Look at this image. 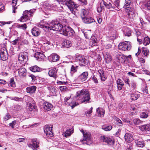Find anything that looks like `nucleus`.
Returning a JSON list of instances; mask_svg holds the SVG:
<instances>
[{"mask_svg":"<svg viewBox=\"0 0 150 150\" xmlns=\"http://www.w3.org/2000/svg\"><path fill=\"white\" fill-rule=\"evenodd\" d=\"M76 96L77 97L79 96L78 98L77 102L74 101L67 102V105L73 108L75 106L78 105L79 104L85 102V103H89L91 99L90 95L88 91L87 90L83 89L81 91H78L76 93Z\"/></svg>","mask_w":150,"mask_h":150,"instance_id":"f257e3e1","label":"nucleus"},{"mask_svg":"<svg viewBox=\"0 0 150 150\" xmlns=\"http://www.w3.org/2000/svg\"><path fill=\"white\" fill-rule=\"evenodd\" d=\"M63 27V26L58 21H52L46 25L44 26L43 28L47 29V30H53L61 32Z\"/></svg>","mask_w":150,"mask_h":150,"instance_id":"f03ea898","label":"nucleus"},{"mask_svg":"<svg viewBox=\"0 0 150 150\" xmlns=\"http://www.w3.org/2000/svg\"><path fill=\"white\" fill-rule=\"evenodd\" d=\"M62 3L63 5H66L71 13L74 15H76V13H78V9L77 8L78 5L75 4L72 0H64L62 1Z\"/></svg>","mask_w":150,"mask_h":150,"instance_id":"7ed1b4c3","label":"nucleus"},{"mask_svg":"<svg viewBox=\"0 0 150 150\" xmlns=\"http://www.w3.org/2000/svg\"><path fill=\"white\" fill-rule=\"evenodd\" d=\"M61 33L65 36L68 37L74 35L75 32L70 27L65 25L63 27L61 31Z\"/></svg>","mask_w":150,"mask_h":150,"instance_id":"20e7f679","label":"nucleus"},{"mask_svg":"<svg viewBox=\"0 0 150 150\" xmlns=\"http://www.w3.org/2000/svg\"><path fill=\"white\" fill-rule=\"evenodd\" d=\"M14 69L18 71L19 76L21 77H24L26 75V70L23 67H21L19 64L16 63L13 64Z\"/></svg>","mask_w":150,"mask_h":150,"instance_id":"39448f33","label":"nucleus"},{"mask_svg":"<svg viewBox=\"0 0 150 150\" xmlns=\"http://www.w3.org/2000/svg\"><path fill=\"white\" fill-rule=\"evenodd\" d=\"M75 60L81 66H85L88 63V61L81 54H77L75 56Z\"/></svg>","mask_w":150,"mask_h":150,"instance_id":"423d86ee","label":"nucleus"},{"mask_svg":"<svg viewBox=\"0 0 150 150\" xmlns=\"http://www.w3.org/2000/svg\"><path fill=\"white\" fill-rule=\"evenodd\" d=\"M82 133L83 136V139L82 140H81V141H83V144H86L90 145L92 142L91 139V134L89 132H84L82 130Z\"/></svg>","mask_w":150,"mask_h":150,"instance_id":"0eeeda50","label":"nucleus"},{"mask_svg":"<svg viewBox=\"0 0 150 150\" xmlns=\"http://www.w3.org/2000/svg\"><path fill=\"white\" fill-rule=\"evenodd\" d=\"M118 49L122 50H128L130 49L131 45L129 42L125 41L120 42L118 46Z\"/></svg>","mask_w":150,"mask_h":150,"instance_id":"6e6552de","label":"nucleus"},{"mask_svg":"<svg viewBox=\"0 0 150 150\" xmlns=\"http://www.w3.org/2000/svg\"><path fill=\"white\" fill-rule=\"evenodd\" d=\"M28 54L26 52H20L18 55V59L21 63H26L28 60Z\"/></svg>","mask_w":150,"mask_h":150,"instance_id":"1a4fd4ad","label":"nucleus"},{"mask_svg":"<svg viewBox=\"0 0 150 150\" xmlns=\"http://www.w3.org/2000/svg\"><path fill=\"white\" fill-rule=\"evenodd\" d=\"M39 141L36 139H35L32 140L31 143L28 144V146L33 150H37L39 147Z\"/></svg>","mask_w":150,"mask_h":150,"instance_id":"9d476101","label":"nucleus"},{"mask_svg":"<svg viewBox=\"0 0 150 150\" xmlns=\"http://www.w3.org/2000/svg\"><path fill=\"white\" fill-rule=\"evenodd\" d=\"M101 139L103 142H105L109 145H113L114 143V139L112 137L103 136L101 137Z\"/></svg>","mask_w":150,"mask_h":150,"instance_id":"9b49d317","label":"nucleus"},{"mask_svg":"<svg viewBox=\"0 0 150 150\" xmlns=\"http://www.w3.org/2000/svg\"><path fill=\"white\" fill-rule=\"evenodd\" d=\"M0 57L1 59L3 61L6 60L8 57V52L5 47H3L0 50Z\"/></svg>","mask_w":150,"mask_h":150,"instance_id":"f8f14e48","label":"nucleus"},{"mask_svg":"<svg viewBox=\"0 0 150 150\" xmlns=\"http://www.w3.org/2000/svg\"><path fill=\"white\" fill-rule=\"evenodd\" d=\"M52 126L48 125H46L44 128V131L47 136L52 137L53 136L52 132Z\"/></svg>","mask_w":150,"mask_h":150,"instance_id":"ddd939ff","label":"nucleus"},{"mask_svg":"<svg viewBox=\"0 0 150 150\" xmlns=\"http://www.w3.org/2000/svg\"><path fill=\"white\" fill-rule=\"evenodd\" d=\"M139 129L143 132L147 133L150 131V125L146 124L139 126Z\"/></svg>","mask_w":150,"mask_h":150,"instance_id":"4468645a","label":"nucleus"},{"mask_svg":"<svg viewBox=\"0 0 150 150\" xmlns=\"http://www.w3.org/2000/svg\"><path fill=\"white\" fill-rule=\"evenodd\" d=\"M27 11H24L23 12V16L20 18L19 20L21 22H24L30 20V17L27 14Z\"/></svg>","mask_w":150,"mask_h":150,"instance_id":"2eb2a0df","label":"nucleus"},{"mask_svg":"<svg viewBox=\"0 0 150 150\" xmlns=\"http://www.w3.org/2000/svg\"><path fill=\"white\" fill-rule=\"evenodd\" d=\"M88 75V72H84L79 76L78 79L81 81H84L87 79Z\"/></svg>","mask_w":150,"mask_h":150,"instance_id":"dca6fc26","label":"nucleus"},{"mask_svg":"<svg viewBox=\"0 0 150 150\" xmlns=\"http://www.w3.org/2000/svg\"><path fill=\"white\" fill-rule=\"evenodd\" d=\"M60 57L56 53L51 54L48 57L49 59L53 62H56L58 61Z\"/></svg>","mask_w":150,"mask_h":150,"instance_id":"f3484780","label":"nucleus"},{"mask_svg":"<svg viewBox=\"0 0 150 150\" xmlns=\"http://www.w3.org/2000/svg\"><path fill=\"white\" fill-rule=\"evenodd\" d=\"M81 18L84 23L86 24L90 23L95 21L94 19L90 17L83 16H81Z\"/></svg>","mask_w":150,"mask_h":150,"instance_id":"a211bd4d","label":"nucleus"},{"mask_svg":"<svg viewBox=\"0 0 150 150\" xmlns=\"http://www.w3.org/2000/svg\"><path fill=\"white\" fill-rule=\"evenodd\" d=\"M58 69L56 68H54L50 70L48 72V74L50 76L54 78H56L57 77V71Z\"/></svg>","mask_w":150,"mask_h":150,"instance_id":"6ab92c4d","label":"nucleus"},{"mask_svg":"<svg viewBox=\"0 0 150 150\" xmlns=\"http://www.w3.org/2000/svg\"><path fill=\"white\" fill-rule=\"evenodd\" d=\"M124 137L125 141L128 142H130L134 139L133 135L130 133H126Z\"/></svg>","mask_w":150,"mask_h":150,"instance_id":"aec40b11","label":"nucleus"},{"mask_svg":"<svg viewBox=\"0 0 150 150\" xmlns=\"http://www.w3.org/2000/svg\"><path fill=\"white\" fill-rule=\"evenodd\" d=\"M34 57L37 60L41 61L44 59L45 56L41 53L37 52L34 55Z\"/></svg>","mask_w":150,"mask_h":150,"instance_id":"412c9836","label":"nucleus"},{"mask_svg":"<svg viewBox=\"0 0 150 150\" xmlns=\"http://www.w3.org/2000/svg\"><path fill=\"white\" fill-rule=\"evenodd\" d=\"M104 59L106 63H109L112 60L111 55L108 52L105 53L104 55Z\"/></svg>","mask_w":150,"mask_h":150,"instance_id":"4be33fe9","label":"nucleus"},{"mask_svg":"<svg viewBox=\"0 0 150 150\" xmlns=\"http://www.w3.org/2000/svg\"><path fill=\"white\" fill-rule=\"evenodd\" d=\"M43 108L44 110L50 111L52 108V105L49 103L46 102L44 103Z\"/></svg>","mask_w":150,"mask_h":150,"instance_id":"5701e85b","label":"nucleus"},{"mask_svg":"<svg viewBox=\"0 0 150 150\" xmlns=\"http://www.w3.org/2000/svg\"><path fill=\"white\" fill-rule=\"evenodd\" d=\"M128 6L125 8V11L127 13V15L128 17H130V15H133L134 12V8H133Z\"/></svg>","mask_w":150,"mask_h":150,"instance_id":"b1692460","label":"nucleus"},{"mask_svg":"<svg viewBox=\"0 0 150 150\" xmlns=\"http://www.w3.org/2000/svg\"><path fill=\"white\" fill-rule=\"evenodd\" d=\"M96 112L99 116L100 117L104 116L105 110L99 107L97 109Z\"/></svg>","mask_w":150,"mask_h":150,"instance_id":"393cba45","label":"nucleus"},{"mask_svg":"<svg viewBox=\"0 0 150 150\" xmlns=\"http://www.w3.org/2000/svg\"><path fill=\"white\" fill-rule=\"evenodd\" d=\"M28 108L27 109V111L28 113H30V112L33 110L34 109H35V104L34 103L28 102Z\"/></svg>","mask_w":150,"mask_h":150,"instance_id":"a878e982","label":"nucleus"},{"mask_svg":"<svg viewBox=\"0 0 150 150\" xmlns=\"http://www.w3.org/2000/svg\"><path fill=\"white\" fill-rule=\"evenodd\" d=\"M36 87L35 86H32L27 88L26 90L27 92L30 93H34L35 92Z\"/></svg>","mask_w":150,"mask_h":150,"instance_id":"bb28decb","label":"nucleus"},{"mask_svg":"<svg viewBox=\"0 0 150 150\" xmlns=\"http://www.w3.org/2000/svg\"><path fill=\"white\" fill-rule=\"evenodd\" d=\"M98 72L99 74L101 80L103 81H105L106 80V78L105 76L103 70L99 69L98 71Z\"/></svg>","mask_w":150,"mask_h":150,"instance_id":"cd10ccee","label":"nucleus"},{"mask_svg":"<svg viewBox=\"0 0 150 150\" xmlns=\"http://www.w3.org/2000/svg\"><path fill=\"white\" fill-rule=\"evenodd\" d=\"M31 32L33 35L35 36H38L40 34V30L37 28H33Z\"/></svg>","mask_w":150,"mask_h":150,"instance_id":"c85d7f7f","label":"nucleus"},{"mask_svg":"<svg viewBox=\"0 0 150 150\" xmlns=\"http://www.w3.org/2000/svg\"><path fill=\"white\" fill-rule=\"evenodd\" d=\"M71 42L68 40H64L62 42V46L66 47H69L71 45Z\"/></svg>","mask_w":150,"mask_h":150,"instance_id":"c756f323","label":"nucleus"},{"mask_svg":"<svg viewBox=\"0 0 150 150\" xmlns=\"http://www.w3.org/2000/svg\"><path fill=\"white\" fill-rule=\"evenodd\" d=\"M29 69L33 72H39L40 71V68L36 65L30 67Z\"/></svg>","mask_w":150,"mask_h":150,"instance_id":"7c9ffc66","label":"nucleus"},{"mask_svg":"<svg viewBox=\"0 0 150 150\" xmlns=\"http://www.w3.org/2000/svg\"><path fill=\"white\" fill-rule=\"evenodd\" d=\"M135 142L136 145L138 147H142L144 146V144L142 141L136 140Z\"/></svg>","mask_w":150,"mask_h":150,"instance_id":"2f4dec72","label":"nucleus"},{"mask_svg":"<svg viewBox=\"0 0 150 150\" xmlns=\"http://www.w3.org/2000/svg\"><path fill=\"white\" fill-rule=\"evenodd\" d=\"M103 4L106 8L108 9H110L111 8L115 9V6H112L110 2L107 3L104 1Z\"/></svg>","mask_w":150,"mask_h":150,"instance_id":"473e14b6","label":"nucleus"},{"mask_svg":"<svg viewBox=\"0 0 150 150\" xmlns=\"http://www.w3.org/2000/svg\"><path fill=\"white\" fill-rule=\"evenodd\" d=\"M150 43V39L147 36L144 37L143 43L145 45H149Z\"/></svg>","mask_w":150,"mask_h":150,"instance_id":"72a5a7b5","label":"nucleus"},{"mask_svg":"<svg viewBox=\"0 0 150 150\" xmlns=\"http://www.w3.org/2000/svg\"><path fill=\"white\" fill-rule=\"evenodd\" d=\"M113 119L116 122V123L119 126H122V121L119 118L115 116L113 118Z\"/></svg>","mask_w":150,"mask_h":150,"instance_id":"f704fd0d","label":"nucleus"},{"mask_svg":"<svg viewBox=\"0 0 150 150\" xmlns=\"http://www.w3.org/2000/svg\"><path fill=\"white\" fill-rule=\"evenodd\" d=\"M44 7L47 10H50L53 8L52 6L47 2H45L44 4Z\"/></svg>","mask_w":150,"mask_h":150,"instance_id":"c9c22d12","label":"nucleus"},{"mask_svg":"<svg viewBox=\"0 0 150 150\" xmlns=\"http://www.w3.org/2000/svg\"><path fill=\"white\" fill-rule=\"evenodd\" d=\"M133 122L135 125H139L142 123L143 121L138 118H135L133 120Z\"/></svg>","mask_w":150,"mask_h":150,"instance_id":"e433bc0d","label":"nucleus"},{"mask_svg":"<svg viewBox=\"0 0 150 150\" xmlns=\"http://www.w3.org/2000/svg\"><path fill=\"white\" fill-rule=\"evenodd\" d=\"M78 66H74L72 65L71 68L70 73L71 74L73 75L75 72H76Z\"/></svg>","mask_w":150,"mask_h":150,"instance_id":"4c0bfd02","label":"nucleus"},{"mask_svg":"<svg viewBox=\"0 0 150 150\" xmlns=\"http://www.w3.org/2000/svg\"><path fill=\"white\" fill-rule=\"evenodd\" d=\"M16 27L18 28L21 29L23 30H25L27 28L26 24L25 23L21 25L17 24Z\"/></svg>","mask_w":150,"mask_h":150,"instance_id":"58836bf2","label":"nucleus"},{"mask_svg":"<svg viewBox=\"0 0 150 150\" xmlns=\"http://www.w3.org/2000/svg\"><path fill=\"white\" fill-rule=\"evenodd\" d=\"M89 12L87 10L84 9H83L81 10V16H86L88 15Z\"/></svg>","mask_w":150,"mask_h":150,"instance_id":"ea45409f","label":"nucleus"},{"mask_svg":"<svg viewBox=\"0 0 150 150\" xmlns=\"http://www.w3.org/2000/svg\"><path fill=\"white\" fill-rule=\"evenodd\" d=\"M9 86H10L11 87L13 88H14L16 87V83L14 81L13 78H11V79L9 81Z\"/></svg>","mask_w":150,"mask_h":150,"instance_id":"a19ab883","label":"nucleus"},{"mask_svg":"<svg viewBox=\"0 0 150 150\" xmlns=\"http://www.w3.org/2000/svg\"><path fill=\"white\" fill-rule=\"evenodd\" d=\"M120 57L121 58H124V59H125V60L127 61H128L129 59H131V55H129V56L123 55L122 57L121 55H120V56H119V57H117L118 59V60H120V59L119 58Z\"/></svg>","mask_w":150,"mask_h":150,"instance_id":"79ce46f5","label":"nucleus"},{"mask_svg":"<svg viewBox=\"0 0 150 150\" xmlns=\"http://www.w3.org/2000/svg\"><path fill=\"white\" fill-rule=\"evenodd\" d=\"M96 38L95 37L92 38L91 40L90 43L92 44L91 46L93 47L97 45Z\"/></svg>","mask_w":150,"mask_h":150,"instance_id":"37998d69","label":"nucleus"},{"mask_svg":"<svg viewBox=\"0 0 150 150\" xmlns=\"http://www.w3.org/2000/svg\"><path fill=\"white\" fill-rule=\"evenodd\" d=\"M72 133L71 129H67L64 133V136L66 137H68L70 136Z\"/></svg>","mask_w":150,"mask_h":150,"instance_id":"c03bdc74","label":"nucleus"},{"mask_svg":"<svg viewBox=\"0 0 150 150\" xmlns=\"http://www.w3.org/2000/svg\"><path fill=\"white\" fill-rule=\"evenodd\" d=\"M112 128V126L111 125L108 126H103L102 129L106 131H108L111 130Z\"/></svg>","mask_w":150,"mask_h":150,"instance_id":"a18cd8bd","label":"nucleus"},{"mask_svg":"<svg viewBox=\"0 0 150 150\" xmlns=\"http://www.w3.org/2000/svg\"><path fill=\"white\" fill-rule=\"evenodd\" d=\"M139 96L137 94H132L131 95V99L132 100H136L139 98Z\"/></svg>","mask_w":150,"mask_h":150,"instance_id":"49530a36","label":"nucleus"},{"mask_svg":"<svg viewBox=\"0 0 150 150\" xmlns=\"http://www.w3.org/2000/svg\"><path fill=\"white\" fill-rule=\"evenodd\" d=\"M11 117V116L8 113H7L3 118L4 120L6 121Z\"/></svg>","mask_w":150,"mask_h":150,"instance_id":"de8ad7c7","label":"nucleus"},{"mask_svg":"<svg viewBox=\"0 0 150 150\" xmlns=\"http://www.w3.org/2000/svg\"><path fill=\"white\" fill-rule=\"evenodd\" d=\"M125 4L124 6V7L125 8L126 7H127L128 6H130L131 2L130 0H125Z\"/></svg>","mask_w":150,"mask_h":150,"instance_id":"09e8293b","label":"nucleus"},{"mask_svg":"<svg viewBox=\"0 0 150 150\" xmlns=\"http://www.w3.org/2000/svg\"><path fill=\"white\" fill-rule=\"evenodd\" d=\"M144 6L145 8L150 10V0L147 1L146 3L145 4Z\"/></svg>","mask_w":150,"mask_h":150,"instance_id":"8fccbe9b","label":"nucleus"},{"mask_svg":"<svg viewBox=\"0 0 150 150\" xmlns=\"http://www.w3.org/2000/svg\"><path fill=\"white\" fill-rule=\"evenodd\" d=\"M143 54L145 56H147L148 54L149 51L146 49L143 48L142 50Z\"/></svg>","mask_w":150,"mask_h":150,"instance_id":"3c124183","label":"nucleus"},{"mask_svg":"<svg viewBox=\"0 0 150 150\" xmlns=\"http://www.w3.org/2000/svg\"><path fill=\"white\" fill-rule=\"evenodd\" d=\"M140 116L142 118H146L148 117V115L146 112H143L140 114Z\"/></svg>","mask_w":150,"mask_h":150,"instance_id":"603ef678","label":"nucleus"},{"mask_svg":"<svg viewBox=\"0 0 150 150\" xmlns=\"http://www.w3.org/2000/svg\"><path fill=\"white\" fill-rule=\"evenodd\" d=\"M114 4L118 9H120V0H115L114 1Z\"/></svg>","mask_w":150,"mask_h":150,"instance_id":"864d4df0","label":"nucleus"},{"mask_svg":"<svg viewBox=\"0 0 150 150\" xmlns=\"http://www.w3.org/2000/svg\"><path fill=\"white\" fill-rule=\"evenodd\" d=\"M48 89L52 92L54 93L56 92V89L55 88L52 86H50L48 87Z\"/></svg>","mask_w":150,"mask_h":150,"instance_id":"5fc2aeb1","label":"nucleus"},{"mask_svg":"<svg viewBox=\"0 0 150 150\" xmlns=\"http://www.w3.org/2000/svg\"><path fill=\"white\" fill-rule=\"evenodd\" d=\"M16 122V120H14L11 123H10L9 124V125L12 128H13L15 125Z\"/></svg>","mask_w":150,"mask_h":150,"instance_id":"6e6d98bb","label":"nucleus"},{"mask_svg":"<svg viewBox=\"0 0 150 150\" xmlns=\"http://www.w3.org/2000/svg\"><path fill=\"white\" fill-rule=\"evenodd\" d=\"M131 31L129 29H128L126 32V33L125 34V36H127L128 37L130 36L131 35Z\"/></svg>","mask_w":150,"mask_h":150,"instance_id":"4d7b16f0","label":"nucleus"},{"mask_svg":"<svg viewBox=\"0 0 150 150\" xmlns=\"http://www.w3.org/2000/svg\"><path fill=\"white\" fill-rule=\"evenodd\" d=\"M92 80L93 81V82L96 83V84H97V83H98V80L97 78L94 75L93 76Z\"/></svg>","mask_w":150,"mask_h":150,"instance_id":"13d9d810","label":"nucleus"},{"mask_svg":"<svg viewBox=\"0 0 150 150\" xmlns=\"http://www.w3.org/2000/svg\"><path fill=\"white\" fill-rule=\"evenodd\" d=\"M117 84L124 85V83L123 81L120 79H117Z\"/></svg>","mask_w":150,"mask_h":150,"instance_id":"bf43d9fd","label":"nucleus"},{"mask_svg":"<svg viewBox=\"0 0 150 150\" xmlns=\"http://www.w3.org/2000/svg\"><path fill=\"white\" fill-rule=\"evenodd\" d=\"M131 86L132 88L135 89L136 88V83L134 81L132 82Z\"/></svg>","mask_w":150,"mask_h":150,"instance_id":"052dcab7","label":"nucleus"},{"mask_svg":"<svg viewBox=\"0 0 150 150\" xmlns=\"http://www.w3.org/2000/svg\"><path fill=\"white\" fill-rule=\"evenodd\" d=\"M92 109L93 108L91 107L90 110L85 112V115H87V114L88 115H89L90 114H91L92 112Z\"/></svg>","mask_w":150,"mask_h":150,"instance_id":"680f3d73","label":"nucleus"},{"mask_svg":"<svg viewBox=\"0 0 150 150\" xmlns=\"http://www.w3.org/2000/svg\"><path fill=\"white\" fill-rule=\"evenodd\" d=\"M64 100L65 101V103L67 105V102H69L70 101H71L70 100V97H65L64 99Z\"/></svg>","mask_w":150,"mask_h":150,"instance_id":"e2e57ef3","label":"nucleus"},{"mask_svg":"<svg viewBox=\"0 0 150 150\" xmlns=\"http://www.w3.org/2000/svg\"><path fill=\"white\" fill-rule=\"evenodd\" d=\"M143 91L144 93H145L146 94L148 93V91L147 89V87L146 86L143 89Z\"/></svg>","mask_w":150,"mask_h":150,"instance_id":"0e129e2a","label":"nucleus"},{"mask_svg":"<svg viewBox=\"0 0 150 150\" xmlns=\"http://www.w3.org/2000/svg\"><path fill=\"white\" fill-rule=\"evenodd\" d=\"M17 1L18 0H13L12 3V5L13 7H14L16 6L17 3Z\"/></svg>","mask_w":150,"mask_h":150,"instance_id":"69168bd1","label":"nucleus"},{"mask_svg":"<svg viewBox=\"0 0 150 150\" xmlns=\"http://www.w3.org/2000/svg\"><path fill=\"white\" fill-rule=\"evenodd\" d=\"M103 7L100 6L98 7L97 8V11L98 12H100L102 10V9H103Z\"/></svg>","mask_w":150,"mask_h":150,"instance_id":"338daca9","label":"nucleus"},{"mask_svg":"<svg viewBox=\"0 0 150 150\" xmlns=\"http://www.w3.org/2000/svg\"><path fill=\"white\" fill-rule=\"evenodd\" d=\"M4 8V4L0 3V12Z\"/></svg>","mask_w":150,"mask_h":150,"instance_id":"774afa93","label":"nucleus"}]
</instances>
